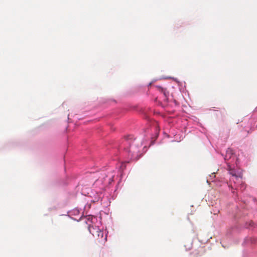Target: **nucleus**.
I'll list each match as a JSON object with an SVG mask.
<instances>
[{
	"mask_svg": "<svg viewBox=\"0 0 257 257\" xmlns=\"http://www.w3.org/2000/svg\"><path fill=\"white\" fill-rule=\"evenodd\" d=\"M130 152H133V153H136L135 150H134V147L133 146L130 147Z\"/></svg>",
	"mask_w": 257,
	"mask_h": 257,
	"instance_id": "39448f33",
	"label": "nucleus"
},
{
	"mask_svg": "<svg viewBox=\"0 0 257 257\" xmlns=\"http://www.w3.org/2000/svg\"><path fill=\"white\" fill-rule=\"evenodd\" d=\"M131 136H127L126 138H125V139L126 141H129L130 140L132 139V138L131 137Z\"/></svg>",
	"mask_w": 257,
	"mask_h": 257,
	"instance_id": "423d86ee",
	"label": "nucleus"
},
{
	"mask_svg": "<svg viewBox=\"0 0 257 257\" xmlns=\"http://www.w3.org/2000/svg\"><path fill=\"white\" fill-rule=\"evenodd\" d=\"M94 231L92 233V235L96 237L98 241L101 243H104L107 240L106 235H104L103 231L98 228H93Z\"/></svg>",
	"mask_w": 257,
	"mask_h": 257,
	"instance_id": "f257e3e1",
	"label": "nucleus"
},
{
	"mask_svg": "<svg viewBox=\"0 0 257 257\" xmlns=\"http://www.w3.org/2000/svg\"><path fill=\"white\" fill-rule=\"evenodd\" d=\"M229 173L230 174H231L233 177H234L235 179L236 180L239 179V178H241V177L240 176H237L235 172V171L233 170H229Z\"/></svg>",
	"mask_w": 257,
	"mask_h": 257,
	"instance_id": "7ed1b4c3",
	"label": "nucleus"
},
{
	"mask_svg": "<svg viewBox=\"0 0 257 257\" xmlns=\"http://www.w3.org/2000/svg\"><path fill=\"white\" fill-rule=\"evenodd\" d=\"M233 155V152L232 150L228 149L226 151V154L225 157V160H229L231 158V156Z\"/></svg>",
	"mask_w": 257,
	"mask_h": 257,
	"instance_id": "f03ea898",
	"label": "nucleus"
},
{
	"mask_svg": "<svg viewBox=\"0 0 257 257\" xmlns=\"http://www.w3.org/2000/svg\"><path fill=\"white\" fill-rule=\"evenodd\" d=\"M157 88H158V90L160 91L161 92H162L165 97H167V93L166 92V90L164 89L163 88L161 87V86H157Z\"/></svg>",
	"mask_w": 257,
	"mask_h": 257,
	"instance_id": "20e7f679",
	"label": "nucleus"
}]
</instances>
